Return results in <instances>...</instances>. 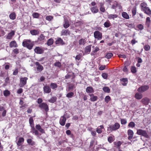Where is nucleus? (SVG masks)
<instances>
[{
    "instance_id": "f257e3e1",
    "label": "nucleus",
    "mask_w": 151,
    "mask_h": 151,
    "mask_svg": "<svg viewBox=\"0 0 151 151\" xmlns=\"http://www.w3.org/2000/svg\"><path fill=\"white\" fill-rule=\"evenodd\" d=\"M147 4L143 3L141 4L140 6L141 8V10L144 12V13L148 15L151 14V10L147 6Z\"/></svg>"
},
{
    "instance_id": "f03ea898",
    "label": "nucleus",
    "mask_w": 151,
    "mask_h": 151,
    "mask_svg": "<svg viewBox=\"0 0 151 151\" xmlns=\"http://www.w3.org/2000/svg\"><path fill=\"white\" fill-rule=\"evenodd\" d=\"M31 41L30 40H25L23 41L22 45L23 47H26L29 50H31L33 45L34 44L30 43Z\"/></svg>"
},
{
    "instance_id": "7ed1b4c3",
    "label": "nucleus",
    "mask_w": 151,
    "mask_h": 151,
    "mask_svg": "<svg viewBox=\"0 0 151 151\" xmlns=\"http://www.w3.org/2000/svg\"><path fill=\"white\" fill-rule=\"evenodd\" d=\"M120 127V125L118 123H115L114 125H111L108 128L107 130L109 131L112 132L113 131H115L118 129Z\"/></svg>"
},
{
    "instance_id": "20e7f679",
    "label": "nucleus",
    "mask_w": 151,
    "mask_h": 151,
    "mask_svg": "<svg viewBox=\"0 0 151 151\" xmlns=\"http://www.w3.org/2000/svg\"><path fill=\"white\" fill-rule=\"evenodd\" d=\"M137 134L139 135H142L146 137H147L148 135L146 131L142 129H137Z\"/></svg>"
},
{
    "instance_id": "39448f33",
    "label": "nucleus",
    "mask_w": 151,
    "mask_h": 151,
    "mask_svg": "<svg viewBox=\"0 0 151 151\" xmlns=\"http://www.w3.org/2000/svg\"><path fill=\"white\" fill-rule=\"evenodd\" d=\"M27 78L26 77L20 78V83L19 86L20 87H23L26 84L27 81Z\"/></svg>"
},
{
    "instance_id": "423d86ee",
    "label": "nucleus",
    "mask_w": 151,
    "mask_h": 151,
    "mask_svg": "<svg viewBox=\"0 0 151 151\" xmlns=\"http://www.w3.org/2000/svg\"><path fill=\"white\" fill-rule=\"evenodd\" d=\"M94 36L95 38L100 40L102 38V34L99 31H96L94 32Z\"/></svg>"
},
{
    "instance_id": "0eeeda50",
    "label": "nucleus",
    "mask_w": 151,
    "mask_h": 151,
    "mask_svg": "<svg viewBox=\"0 0 151 151\" xmlns=\"http://www.w3.org/2000/svg\"><path fill=\"white\" fill-rule=\"evenodd\" d=\"M38 106L41 109H44L46 112H47L49 110L48 105L45 103H42L40 104Z\"/></svg>"
},
{
    "instance_id": "6e6552de",
    "label": "nucleus",
    "mask_w": 151,
    "mask_h": 151,
    "mask_svg": "<svg viewBox=\"0 0 151 151\" xmlns=\"http://www.w3.org/2000/svg\"><path fill=\"white\" fill-rule=\"evenodd\" d=\"M149 88V87L148 86L145 85L139 87L137 91L139 92L142 93L147 90Z\"/></svg>"
},
{
    "instance_id": "1a4fd4ad",
    "label": "nucleus",
    "mask_w": 151,
    "mask_h": 151,
    "mask_svg": "<svg viewBox=\"0 0 151 151\" xmlns=\"http://www.w3.org/2000/svg\"><path fill=\"white\" fill-rule=\"evenodd\" d=\"M44 50L42 48L37 47L34 49L35 52L37 54H41L43 53Z\"/></svg>"
},
{
    "instance_id": "9d476101",
    "label": "nucleus",
    "mask_w": 151,
    "mask_h": 151,
    "mask_svg": "<svg viewBox=\"0 0 151 151\" xmlns=\"http://www.w3.org/2000/svg\"><path fill=\"white\" fill-rule=\"evenodd\" d=\"M43 89L45 93H48L51 92V88L48 86L45 85L44 86Z\"/></svg>"
},
{
    "instance_id": "9b49d317",
    "label": "nucleus",
    "mask_w": 151,
    "mask_h": 151,
    "mask_svg": "<svg viewBox=\"0 0 151 151\" xmlns=\"http://www.w3.org/2000/svg\"><path fill=\"white\" fill-rule=\"evenodd\" d=\"M66 120V119L64 116H61L59 121L60 124L62 126L64 125Z\"/></svg>"
},
{
    "instance_id": "f8f14e48",
    "label": "nucleus",
    "mask_w": 151,
    "mask_h": 151,
    "mask_svg": "<svg viewBox=\"0 0 151 151\" xmlns=\"http://www.w3.org/2000/svg\"><path fill=\"white\" fill-rule=\"evenodd\" d=\"M36 65L37 66V71L41 72L43 69V66L40 64L38 62H36L35 63Z\"/></svg>"
},
{
    "instance_id": "ddd939ff",
    "label": "nucleus",
    "mask_w": 151,
    "mask_h": 151,
    "mask_svg": "<svg viewBox=\"0 0 151 151\" xmlns=\"http://www.w3.org/2000/svg\"><path fill=\"white\" fill-rule=\"evenodd\" d=\"M120 81L123 86H126L127 83L128 79L127 78H122L120 79Z\"/></svg>"
},
{
    "instance_id": "4468645a",
    "label": "nucleus",
    "mask_w": 151,
    "mask_h": 151,
    "mask_svg": "<svg viewBox=\"0 0 151 151\" xmlns=\"http://www.w3.org/2000/svg\"><path fill=\"white\" fill-rule=\"evenodd\" d=\"M45 39V36L42 34H41L38 38L37 42H43L44 40Z\"/></svg>"
},
{
    "instance_id": "2eb2a0df",
    "label": "nucleus",
    "mask_w": 151,
    "mask_h": 151,
    "mask_svg": "<svg viewBox=\"0 0 151 151\" xmlns=\"http://www.w3.org/2000/svg\"><path fill=\"white\" fill-rule=\"evenodd\" d=\"M86 91L88 93H91L94 92L93 87L91 86L87 87L86 89Z\"/></svg>"
},
{
    "instance_id": "dca6fc26",
    "label": "nucleus",
    "mask_w": 151,
    "mask_h": 151,
    "mask_svg": "<svg viewBox=\"0 0 151 151\" xmlns=\"http://www.w3.org/2000/svg\"><path fill=\"white\" fill-rule=\"evenodd\" d=\"M89 95L91 97L90 100L91 101H94L98 99V97L97 96H94L93 94H90Z\"/></svg>"
},
{
    "instance_id": "f3484780",
    "label": "nucleus",
    "mask_w": 151,
    "mask_h": 151,
    "mask_svg": "<svg viewBox=\"0 0 151 151\" xmlns=\"http://www.w3.org/2000/svg\"><path fill=\"white\" fill-rule=\"evenodd\" d=\"M118 17V15L115 14H109L107 16L108 18L110 19H113L114 20V19L117 18Z\"/></svg>"
},
{
    "instance_id": "a211bd4d",
    "label": "nucleus",
    "mask_w": 151,
    "mask_h": 151,
    "mask_svg": "<svg viewBox=\"0 0 151 151\" xmlns=\"http://www.w3.org/2000/svg\"><path fill=\"white\" fill-rule=\"evenodd\" d=\"M9 46L10 47H17L18 45L15 41H11L9 44Z\"/></svg>"
},
{
    "instance_id": "6ab92c4d",
    "label": "nucleus",
    "mask_w": 151,
    "mask_h": 151,
    "mask_svg": "<svg viewBox=\"0 0 151 151\" xmlns=\"http://www.w3.org/2000/svg\"><path fill=\"white\" fill-rule=\"evenodd\" d=\"M14 31H12L11 32L9 33L6 37V39H11L12 37L14 35Z\"/></svg>"
},
{
    "instance_id": "aec40b11",
    "label": "nucleus",
    "mask_w": 151,
    "mask_h": 151,
    "mask_svg": "<svg viewBox=\"0 0 151 151\" xmlns=\"http://www.w3.org/2000/svg\"><path fill=\"white\" fill-rule=\"evenodd\" d=\"M90 9L93 13H96L99 12V9L96 6L92 7Z\"/></svg>"
},
{
    "instance_id": "412c9836",
    "label": "nucleus",
    "mask_w": 151,
    "mask_h": 151,
    "mask_svg": "<svg viewBox=\"0 0 151 151\" xmlns=\"http://www.w3.org/2000/svg\"><path fill=\"white\" fill-rule=\"evenodd\" d=\"M141 101L144 104L147 105L149 103V99L147 98H145L142 100Z\"/></svg>"
},
{
    "instance_id": "4be33fe9",
    "label": "nucleus",
    "mask_w": 151,
    "mask_h": 151,
    "mask_svg": "<svg viewBox=\"0 0 151 151\" xmlns=\"http://www.w3.org/2000/svg\"><path fill=\"white\" fill-rule=\"evenodd\" d=\"M70 26L69 22L68 20L66 19H64V23L63 24V26L65 28H68Z\"/></svg>"
},
{
    "instance_id": "5701e85b",
    "label": "nucleus",
    "mask_w": 151,
    "mask_h": 151,
    "mask_svg": "<svg viewBox=\"0 0 151 151\" xmlns=\"http://www.w3.org/2000/svg\"><path fill=\"white\" fill-rule=\"evenodd\" d=\"M16 14L14 12L11 13L9 16L10 19L13 20L16 19Z\"/></svg>"
},
{
    "instance_id": "b1692460",
    "label": "nucleus",
    "mask_w": 151,
    "mask_h": 151,
    "mask_svg": "<svg viewBox=\"0 0 151 151\" xmlns=\"http://www.w3.org/2000/svg\"><path fill=\"white\" fill-rule=\"evenodd\" d=\"M24 139L22 137H20L19 138V140L17 142V144L18 146H20L22 143L24 142Z\"/></svg>"
},
{
    "instance_id": "393cba45",
    "label": "nucleus",
    "mask_w": 151,
    "mask_h": 151,
    "mask_svg": "<svg viewBox=\"0 0 151 151\" xmlns=\"http://www.w3.org/2000/svg\"><path fill=\"white\" fill-rule=\"evenodd\" d=\"M29 123L31 128L34 127V121L32 117H30L29 119Z\"/></svg>"
},
{
    "instance_id": "a878e982",
    "label": "nucleus",
    "mask_w": 151,
    "mask_h": 151,
    "mask_svg": "<svg viewBox=\"0 0 151 151\" xmlns=\"http://www.w3.org/2000/svg\"><path fill=\"white\" fill-rule=\"evenodd\" d=\"M30 32L32 35H37L39 34V31L37 30L33 29L30 30Z\"/></svg>"
},
{
    "instance_id": "bb28decb",
    "label": "nucleus",
    "mask_w": 151,
    "mask_h": 151,
    "mask_svg": "<svg viewBox=\"0 0 151 151\" xmlns=\"http://www.w3.org/2000/svg\"><path fill=\"white\" fill-rule=\"evenodd\" d=\"M135 98L137 99H140L142 97V95L139 93H136L135 95Z\"/></svg>"
},
{
    "instance_id": "cd10ccee",
    "label": "nucleus",
    "mask_w": 151,
    "mask_h": 151,
    "mask_svg": "<svg viewBox=\"0 0 151 151\" xmlns=\"http://www.w3.org/2000/svg\"><path fill=\"white\" fill-rule=\"evenodd\" d=\"M86 42L85 39H81L79 41V44L80 45H84Z\"/></svg>"
},
{
    "instance_id": "c85d7f7f",
    "label": "nucleus",
    "mask_w": 151,
    "mask_h": 151,
    "mask_svg": "<svg viewBox=\"0 0 151 151\" xmlns=\"http://www.w3.org/2000/svg\"><path fill=\"white\" fill-rule=\"evenodd\" d=\"M55 44H60L63 45L64 44V43H63V40L61 38H59L56 41Z\"/></svg>"
},
{
    "instance_id": "c756f323",
    "label": "nucleus",
    "mask_w": 151,
    "mask_h": 151,
    "mask_svg": "<svg viewBox=\"0 0 151 151\" xmlns=\"http://www.w3.org/2000/svg\"><path fill=\"white\" fill-rule=\"evenodd\" d=\"M122 16L123 18L126 19H129V15L126 12H123L122 14Z\"/></svg>"
},
{
    "instance_id": "7c9ffc66",
    "label": "nucleus",
    "mask_w": 151,
    "mask_h": 151,
    "mask_svg": "<svg viewBox=\"0 0 151 151\" xmlns=\"http://www.w3.org/2000/svg\"><path fill=\"white\" fill-rule=\"evenodd\" d=\"M53 43V39L52 38H50L47 40V44L48 46H50L52 45Z\"/></svg>"
},
{
    "instance_id": "2f4dec72",
    "label": "nucleus",
    "mask_w": 151,
    "mask_h": 151,
    "mask_svg": "<svg viewBox=\"0 0 151 151\" xmlns=\"http://www.w3.org/2000/svg\"><path fill=\"white\" fill-rule=\"evenodd\" d=\"M91 45L86 46L85 49V52L86 53H89L91 50Z\"/></svg>"
},
{
    "instance_id": "473e14b6",
    "label": "nucleus",
    "mask_w": 151,
    "mask_h": 151,
    "mask_svg": "<svg viewBox=\"0 0 151 151\" xmlns=\"http://www.w3.org/2000/svg\"><path fill=\"white\" fill-rule=\"evenodd\" d=\"M104 25L105 27L107 28L110 26L111 24L109 21L108 20L104 23Z\"/></svg>"
},
{
    "instance_id": "72a5a7b5",
    "label": "nucleus",
    "mask_w": 151,
    "mask_h": 151,
    "mask_svg": "<svg viewBox=\"0 0 151 151\" xmlns=\"http://www.w3.org/2000/svg\"><path fill=\"white\" fill-rule=\"evenodd\" d=\"M50 87L52 89H54L57 88L58 87L57 84L54 83H52L50 84Z\"/></svg>"
},
{
    "instance_id": "f704fd0d",
    "label": "nucleus",
    "mask_w": 151,
    "mask_h": 151,
    "mask_svg": "<svg viewBox=\"0 0 151 151\" xmlns=\"http://www.w3.org/2000/svg\"><path fill=\"white\" fill-rule=\"evenodd\" d=\"M32 131H31L33 133H35V135H39L38 132L35 129V127H33L31 128Z\"/></svg>"
},
{
    "instance_id": "c9c22d12",
    "label": "nucleus",
    "mask_w": 151,
    "mask_h": 151,
    "mask_svg": "<svg viewBox=\"0 0 151 151\" xmlns=\"http://www.w3.org/2000/svg\"><path fill=\"white\" fill-rule=\"evenodd\" d=\"M57 100V98L56 97H52L50 99L48 100V101L50 103H53L55 102Z\"/></svg>"
},
{
    "instance_id": "e433bc0d",
    "label": "nucleus",
    "mask_w": 151,
    "mask_h": 151,
    "mask_svg": "<svg viewBox=\"0 0 151 151\" xmlns=\"http://www.w3.org/2000/svg\"><path fill=\"white\" fill-rule=\"evenodd\" d=\"M103 90L105 92L109 93L110 92V89L107 86L104 87L103 88Z\"/></svg>"
},
{
    "instance_id": "4c0bfd02",
    "label": "nucleus",
    "mask_w": 151,
    "mask_h": 151,
    "mask_svg": "<svg viewBox=\"0 0 151 151\" xmlns=\"http://www.w3.org/2000/svg\"><path fill=\"white\" fill-rule=\"evenodd\" d=\"M68 34L69 35V31L68 30L63 29L62 32V35H66Z\"/></svg>"
},
{
    "instance_id": "58836bf2",
    "label": "nucleus",
    "mask_w": 151,
    "mask_h": 151,
    "mask_svg": "<svg viewBox=\"0 0 151 151\" xmlns=\"http://www.w3.org/2000/svg\"><path fill=\"white\" fill-rule=\"evenodd\" d=\"M99 49L98 47H96L95 49L91 53V55H95V53H96L99 50Z\"/></svg>"
},
{
    "instance_id": "ea45409f",
    "label": "nucleus",
    "mask_w": 151,
    "mask_h": 151,
    "mask_svg": "<svg viewBox=\"0 0 151 151\" xmlns=\"http://www.w3.org/2000/svg\"><path fill=\"white\" fill-rule=\"evenodd\" d=\"M10 94V92L8 90H5L4 92V95L5 96H8Z\"/></svg>"
},
{
    "instance_id": "a19ab883",
    "label": "nucleus",
    "mask_w": 151,
    "mask_h": 151,
    "mask_svg": "<svg viewBox=\"0 0 151 151\" xmlns=\"http://www.w3.org/2000/svg\"><path fill=\"white\" fill-rule=\"evenodd\" d=\"M110 100V97L109 96H106L104 99L105 101L107 103H108Z\"/></svg>"
},
{
    "instance_id": "79ce46f5",
    "label": "nucleus",
    "mask_w": 151,
    "mask_h": 151,
    "mask_svg": "<svg viewBox=\"0 0 151 151\" xmlns=\"http://www.w3.org/2000/svg\"><path fill=\"white\" fill-rule=\"evenodd\" d=\"M113 56V54L111 53H108L106 54L105 58L107 59H109Z\"/></svg>"
},
{
    "instance_id": "37998d69",
    "label": "nucleus",
    "mask_w": 151,
    "mask_h": 151,
    "mask_svg": "<svg viewBox=\"0 0 151 151\" xmlns=\"http://www.w3.org/2000/svg\"><path fill=\"white\" fill-rule=\"evenodd\" d=\"M125 24L126 26L129 28H132L134 27V25L132 24H129V23L127 22Z\"/></svg>"
},
{
    "instance_id": "c03bdc74",
    "label": "nucleus",
    "mask_w": 151,
    "mask_h": 151,
    "mask_svg": "<svg viewBox=\"0 0 151 151\" xmlns=\"http://www.w3.org/2000/svg\"><path fill=\"white\" fill-rule=\"evenodd\" d=\"M128 134L129 136H133L134 133L133 131L131 129H129L127 131Z\"/></svg>"
},
{
    "instance_id": "a18cd8bd",
    "label": "nucleus",
    "mask_w": 151,
    "mask_h": 151,
    "mask_svg": "<svg viewBox=\"0 0 151 151\" xmlns=\"http://www.w3.org/2000/svg\"><path fill=\"white\" fill-rule=\"evenodd\" d=\"M27 142L28 143L30 144L31 145H32L34 144V142H33L30 139H28Z\"/></svg>"
},
{
    "instance_id": "49530a36",
    "label": "nucleus",
    "mask_w": 151,
    "mask_h": 151,
    "mask_svg": "<svg viewBox=\"0 0 151 151\" xmlns=\"http://www.w3.org/2000/svg\"><path fill=\"white\" fill-rule=\"evenodd\" d=\"M74 95V93L73 92H70L68 93L66 95V97L68 98H71Z\"/></svg>"
},
{
    "instance_id": "de8ad7c7",
    "label": "nucleus",
    "mask_w": 151,
    "mask_h": 151,
    "mask_svg": "<svg viewBox=\"0 0 151 151\" xmlns=\"http://www.w3.org/2000/svg\"><path fill=\"white\" fill-rule=\"evenodd\" d=\"M121 123L122 124H125L127 123V121L126 119H121Z\"/></svg>"
},
{
    "instance_id": "09e8293b",
    "label": "nucleus",
    "mask_w": 151,
    "mask_h": 151,
    "mask_svg": "<svg viewBox=\"0 0 151 151\" xmlns=\"http://www.w3.org/2000/svg\"><path fill=\"white\" fill-rule=\"evenodd\" d=\"M135 124L133 122H131L129 123L128 126L130 127L133 128L135 126Z\"/></svg>"
},
{
    "instance_id": "8fccbe9b",
    "label": "nucleus",
    "mask_w": 151,
    "mask_h": 151,
    "mask_svg": "<svg viewBox=\"0 0 151 151\" xmlns=\"http://www.w3.org/2000/svg\"><path fill=\"white\" fill-rule=\"evenodd\" d=\"M53 19V17L51 16H47L46 17V20L49 21H50L52 20Z\"/></svg>"
},
{
    "instance_id": "3c124183",
    "label": "nucleus",
    "mask_w": 151,
    "mask_h": 151,
    "mask_svg": "<svg viewBox=\"0 0 151 151\" xmlns=\"http://www.w3.org/2000/svg\"><path fill=\"white\" fill-rule=\"evenodd\" d=\"M150 46L148 45H145L144 47L145 50L146 51L149 50L150 49Z\"/></svg>"
},
{
    "instance_id": "603ef678",
    "label": "nucleus",
    "mask_w": 151,
    "mask_h": 151,
    "mask_svg": "<svg viewBox=\"0 0 151 151\" xmlns=\"http://www.w3.org/2000/svg\"><path fill=\"white\" fill-rule=\"evenodd\" d=\"M137 27L140 30H142L144 29V26L142 24H139L137 26Z\"/></svg>"
},
{
    "instance_id": "864d4df0",
    "label": "nucleus",
    "mask_w": 151,
    "mask_h": 151,
    "mask_svg": "<svg viewBox=\"0 0 151 151\" xmlns=\"http://www.w3.org/2000/svg\"><path fill=\"white\" fill-rule=\"evenodd\" d=\"M102 76L104 78L106 79L108 78V75L106 73H103L102 74Z\"/></svg>"
},
{
    "instance_id": "5fc2aeb1",
    "label": "nucleus",
    "mask_w": 151,
    "mask_h": 151,
    "mask_svg": "<svg viewBox=\"0 0 151 151\" xmlns=\"http://www.w3.org/2000/svg\"><path fill=\"white\" fill-rule=\"evenodd\" d=\"M32 16L34 18H38L39 16V14L37 13L34 12L33 13Z\"/></svg>"
},
{
    "instance_id": "6e6d98bb",
    "label": "nucleus",
    "mask_w": 151,
    "mask_h": 151,
    "mask_svg": "<svg viewBox=\"0 0 151 151\" xmlns=\"http://www.w3.org/2000/svg\"><path fill=\"white\" fill-rule=\"evenodd\" d=\"M132 12L133 16H134L136 13V9L135 7H134L132 9Z\"/></svg>"
},
{
    "instance_id": "4d7b16f0",
    "label": "nucleus",
    "mask_w": 151,
    "mask_h": 151,
    "mask_svg": "<svg viewBox=\"0 0 151 151\" xmlns=\"http://www.w3.org/2000/svg\"><path fill=\"white\" fill-rule=\"evenodd\" d=\"M131 72L135 73L136 72V68L135 67H132L131 68Z\"/></svg>"
},
{
    "instance_id": "13d9d810",
    "label": "nucleus",
    "mask_w": 151,
    "mask_h": 151,
    "mask_svg": "<svg viewBox=\"0 0 151 151\" xmlns=\"http://www.w3.org/2000/svg\"><path fill=\"white\" fill-rule=\"evenodd\" d=\"M54 65L59 68H60L61 66V64L59 62H57L55 63Z\"/></svg>"
},
{
    "instance_id": "bf43d9fd",
    "label": "nucleus",
    "mask_w": 151,
    "mask_h": 151,
    "mask_svg": "<svg viewBox=\"0 0 151 151\" xmlns=\"http://www.w3.org/2000/svg\"><path fill=\"white\" fill-rule=\"evenodd\" d=\"M103 4L101 5L100 10L101 12H105V8L103 6Z\"/></svg>"
},
{
    "instance_id": "052dcab7",
    "label": "nucleus",
    "mask_w": 151,
    "mask_h": 151,
    "mask_svg": "<svg viewBox=\"0 0 151 151\" xmlns=\"http://www.w3.org/2000/svg\"><path fill=\"white\" fill-rule=\"evenodd\" d=\"M122 144V142L120 141H119L117 143H116L115 144V145L117 146L118 148H120V147Z\"/></svg>"
},
{
    "instance_id": "680f3d73",
    "label": "nucleus",
    "mask_w": 151,
    "mask_h": 151,
    "mask_svg": "<svg viewBox=\"0 0 151 151\" xmlns=\"http://www.w3.org/2000/svg\"><path fill=\"white\" fill-rule=\"evenodd\" d=\"M106 67L105 65H101L99 68V69L100 70H102L105 68Z\"/></svg>"
},
{
    "instance_id": "e2e57ef3",
    "label": "nucleus",
    "mask_w": 151,
    "mask_h": 151,
    "mask_svg": "<svg viewBox=\"0 0 151 151\" xmlns=\"http://www.w3.org/2000/svg\"><path fill=\"white\" fill-rule=\"evenodd\" d=\"M18 72V70L17 68H16L14 71L13 73V75H16L17 74Z\"/></svg>"
},
{
    "instance_id": "0e129e2a",
    "label": "nucleus",
    "mask_w": 151,
    "mask_h": 151,
    "mask_svg": "<svg viewBox=\"0 0 151 151\" xmlns=\"http://www.w3.org/2000/svg\"><path fill=\"white\" fill-rule=\"evenodd\" d=\"M108 141L110 143H111V142H112L113 141V138L111 136L109 137L108 138Z\"/></svg>"
},
{
    "instance_id": "69168bd1",
    "label": "nucleus",
    "mask_w": 151,
    "mask_h": 151,
    "mask_svg": "<svg viewBox=\"0 0 151 151\" xmlns=\"http://www.w3.org/2000/svg\"><path fill=\"white\" fill-rule=\"evenodd\" d=\"M9 77H7L5 80V83L4 84V85L6 86L7 83H8V82L9 81Z\"/></svg>"
},
{
    "instance_id": "338daca9",
    "label": "nucleus",
    "mask_w": 151,
    "mask_h": 151,
    "mask_svg": "<svg viewBox=\"0 0 151 151\" xmlns=\"http://www.w3.org/2000/svg\"><path fill=\"white\" fill-rule=\"evenodd\" d=\"M96 132L99 134L101 133L102 132V130L101 129V128H98L96 129Z\"/></svg>"
},
{
    "instance_id": "774afa93",
    "label": "nucleus",
    "mask_w": 151,
    "mask_h": 151,
    "mask_svg": "<svg viewBox=\"0 0 151 151\" xmlns=\"http://www.w3.org/2000/svg\"><path fill=\"white\" fill-rule=\"evenodd\" d=\"M42 100L41 98H39L37 99V102L38 104H40L42 103Z\"/></svg>"
}]
</instances>
